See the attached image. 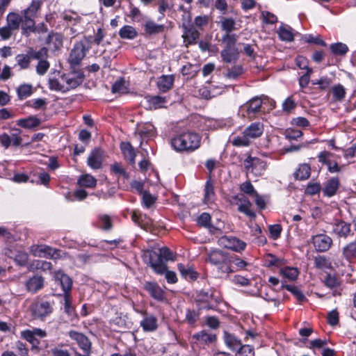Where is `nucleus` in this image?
Masks as SVG:
<instances>
[{"label":"nucleus","mask_w":356,"mask_h":356,"mask_svg":"<svg viewBox=\"0 0 356 356\" xmlns=\"http://www.w3.org/2000/svg\"><path fill=\"white\" fill-rule=\"evenodd\" d=\"M41 7V2L39 0H33L31 5L24 10L23 13L29 16L35 17L38 11Z\"/></svg>","instance_id":"obj_51"},{"label":"nucleus","mask_w":356,"mask_h":356,"mask_svg":"<svg viewBox=\"0 0 356 356\" xmlns=\"http://www.w3.org/2000/svg\"><path fill=\"white\" fill-rule=\"evenodd\" d=\"M26 105L35 110H44L46 109L47 102L45 99L38 98L27 102Z\"/></svg>","instance_id":"obj_48"},{"label":"nucleus","mask_w":356,"mask_h":356,"mask_svg":"<svg viewBox=\"0 0 356 356\" xmlns=\"http://www.w3.org/2000/svg\"><path fill=\"white\" fill-rule=\"evenodd\" d=\"M164 30V25L157 24L152 21H148L145 24V31L149 35H155L162 33Z\"/></svg>","instance_id":"obj_32"},{"label":"nucleus","mask_w":356,"mask_h":356,"mask_svg":"<svg viewBox=\"0 0 356 356\" xmlns=\"http://www.w3.org/2000/svg\"><path fill=\"white\" fill-rule=\"evenodd\" d=\"M119 35L123 39L132 40L137 36V31L133 26L125 25L120 30Z\"/></svg>","instance_id":"obj_39"},{"label":"nucleus","mask_w":356,"mask_h":356,"mask_svg":"<svg viewBox=\"0 0 356 356\" xmlns=\"http://www.w3.org/2000/svg\"><path fill=\"white\" fill-rule=\"evenodd\" d=\"M264 131V126L260 122H253L243 132L242 136L234 138L232 143L236 147H248L252 140L260 137Z\"/></svg>","instance_id":"obj_2"},{"label":"nucleus","mask_w":356,"mask_h":356,"mask_svg":"<svg viewBox=\"0 0 356 356\" xmlns=\"http://www.w3.org/2000/svg\"><path fill=\"white\" fill-rule=\"evenodd\" d=\"M240 190L243 193H244L250 196H252V197L257 193L254 186L251 184L250 181H246L242 183L240 185Z\"/></svg>","instance_id":"obj_57"},{"label":"nucleus","mask_w":356,"mask_h":356,"mask_svg":"<svg viewBox=\"0 0 356 356\" xmlns=\"http://www.w3.org/2000/svg\"><path fill=\"white\" fill-rule=\"evenodd\" d=\"M49 84L51 90L65 92V90H64V84L63 83L62 76L59 79H50Z\"/></svg>","instance_id":"obj_53"},{"label":"nucleus","mask_w":356,"mask_h":356,"mask_svg":"<svg viewBox=\"0 0 356 356\" xmlns=\"http://www.w3.org/2000/svg\"><path fill=\"white\" fill-rule=\"evenodd\" d=\"M199 36L200 33L193 25L185 27L183 37L184 38V42H186L187 44H195L199 38Z\"/></svg>","instance_id":"obj_20"},{"label":"nucleus","mask_w":356,"mask_h":356,"mask_svg":"<svg viewBox=\"0 0 356 356\" xmlns=\"http://www.w3.org/2000/svg\"><path fill=\"white\" fill-rule=\"evenodd\" d=\"M138 133L141 137L149 138L155 135L156 129L153 124L147 122L138 127Z\"/></svg>","instance_id":"obj_33"},{"label":"nucleus","mask_w":356,"mask_h":356,"mask_svg":"<svg viewBox=\"0 0 356 356\" xmlns=\"http://www.w3.org/2000/svg\"><path fill=\"white\" fill-rule=\"evenodd\" d=\"M22 17V29L23 33H28L35 31L34 17L29 16L23 13Z\"/></svg>","instance_id":"obj_30"},{"label":"nucleus","mask_w":356,"mask_h":356,"mask_svg":"<svg viewBox=\"0 0 356 356\" xmlns=\"http://www.w3.org/2000/svg\"><path fill=\"white\" fill-rule=\"evenodd\" d=\"M332 156L333 154L329 152H321L318 156V161L323 164H325L327 166L330 165V163L332 162L330 159Z\"/></svg>","instance_id":"obj_64"},{"label":"nucleus","mask_w":356,"mask_h":356,"mask_svg":"<svg viewBox=\"0 0 356 356\" xmlns=\"http://www.w3.org/2000/svg\"><path fill=\"white\" fill-rule=\"evenodd\" d=\"M221 29L225 31L226 33H229L236 30V22L232 18L222 17L221 21Z\"/></svg>","instance_id":"obj_46"},{"label":"nucleus","mask_w":356,"mask_h":356,"mask_svg":"<svg viewBox=\"0 0 356 356\" xmlns=\"http://www.w3.org/2000/svg\"><path fill=\"white\" fill-rule=\"evenodd\" d=\"M30 252L35 257L56 259L59 256L58 250L46 245H34L30 248Z\"/></svg>","instance_id":"obj_8"},{"label":"nucleus","mask_w":356,"mask_h":356,"mask_svg":"<svg viewBox=\"0 0 356 356\" xmlns=\"http://www.w3.org/2000/svg\"><path fill=\"white\" fill-rule=\"evenodd\" d=\"M111 172L118 177H123L124 179H128L129 175L126 172L122 165L120 163H114L111 165Z\"/></svg>","instance_id":"obj_45"},{"label":"nucleus","mask_w":356,"mask_h":356,"mask_svg":"<svg viewBox=\"0 0 356 356\" xmlns=\"http://www.w3.org/2000/svg\"><path fill=\"white\" fill-rule=\"evenodd\" d=\"M69 336L72 340L76 341L79 347L83 351L84 353H90L91 349V342L86 336L76 331L69 332Z\"/></svg>","instance_id":"obj_13"},{"label":"nucleus","mask_w":356,"mask_h":356,"mask_svg":"<svg viewBox=\"0 0 356 356\" xmlns=\"http://www.w3.org/2000/svg\"><path fill=\"white\" fill-rule=\"evenodd\" d=\"M120 148L124 155V159L129 163H135L136 152L134 147L129 143L122 142L120 144Z\"/></svg>","instance_id":"obj_22"},{"label":"nucleus","mask_w":356,"mask_h":356,"mask_svg":"<svg viewBox=\"0 0 356 356\" xmlns=\"http://www.w3.org/2000/svg\"><path fill=\"white\" fill-rule=\"evenodd\" d=\"M193 339L196 340L195 343L209 345L216 341V337L215 334H210L207 332L205 330H202L198 333L195 334L193 336Z\"/></svg>","instance_id":"obj_19"},{"label":"nucleus","mask_w":356,"mask_h":356,"mask_svg":"<svg viewBox=\"0 0 356 356\" xmlns=\"http://www.w3.org/2000/svg\"><path fill=\"white\" fill-rule=\"evenodd\" d=\"M343 256L348 261L356 259V241L346 245L343 248Z\"/></svg>","instance_id":"obj_37"},{"label":"nucleus","mask_w":356,"mask_h":356,"mask_svg":"<svg viewBox=\"0 0 356 356\" xmlns=\"http://www.w3.org/2000/svg\"><path fill=\"white\" fill-rule=\"evenodd\" d=\"M280 273L284 277L291 281L295 280L299 275L298 269L293 267L282 268L280 269Z\"/></svg>","instance_id":"obj_40"},{"label":"nucleus","mask_w":356,"mask_h":356,"mask_svg":"<svg viewBox=\"0 0 356 356\" xmlns=\"http://www.w3.org/2000/svg\"><path fill=\"white\" fill-rule=\"evenodd\" d=\"M21 22L22 17L15 13H9L6 17V26L13 31L19 29Z\"/></svg>","instance_id":"obj_28"},{"label":"nucleus","mask_w":356,"mask_h":356,"mask_svg":"<svg viewBox=\"0 0 356 356\" xmlns=\"http://www.w3.org/2000/svg\"><path fill=\"white\" fill-rule=\"evenodd\" d=\"M21 336L22 338L31 343L33 346H37L40 343L38 339H36L35 335L33 334L30 330L22 331L21 332Z\"/></svg>","instance_id":"obj_56"},{"label":"nucleus","mask_w":356,"mask_h":356,"mask_svg":"<svg viewBox=\"0 0 356 356\" xmlns=\"http://www.w3.org/2000/svg\"><path fill=\"white\" fill-rule=\"evenodd\" d=\"M339 186V180L337 177H332L330 179L323 189L324 195L332 197L334 195Z\"/></svg>","instance_id":"obj_18"},{"label":"nucleus","mask_w":356,"mask_h":356,"mask_svg":"<svg viewBox=\"0 0 356 356\" xmlns=\"http://www.w3.org/2000/svg\"><path fill=\"white\" fill-rule=\"evenodd\" d=\"M261 106L262 100L259 97H254L243 104L239 111L243 117L253 120L261 112Z\"/></svg>","instance_id":"obj_7"},{"label":"nucleus","mask_w":356,"mask_h":356,"mask_svg":"<svg viewBox=\"0 0 356 356\" xmlns=\"http://www.w3.org/2000/svg\"><path fill=\"white\" fill-rule=\"evenodd\" d=\"M78 184L83 187L94 188L97 184V179L93 176L86 174L79 177Z\"/></svg>","instance_id":"obj_34"},{"label":"nucleus","mask_w":356,"mask_h":356,"mask_svg":"<svg viewBox=\"0 0 356 356\" xmlns=\"http://www.w3.org/2000/svg\"><path fill=\"white\" fill-rule=\"evenodd\" d=\"M254 348L249 345H244L241 346L236 353V356H254Z\"/></svg>","instance_id":"obj_60"},{"label":"nucleus","mask_w":356,"mask_h":356,"mask_svg":"<svg viewBox=\"0 0 356 356\" xmlns=\"http://www.w3.org/2000/svg\"><path fill=\"white\" fill-rule=\"evenodd\" d=\"M332 232L339 237L346 238L350 232V225L343 221L335 222L332 225Z\"/></svg>","instance_id":"obj_21"},{"label":"nucleus","mask_w":356,"mask_h":356,"mask_svg":"<svg viewBox=\"0 0 356 356\" xmlns=\"http://www.w3.org/2000/svg\"><path fill=\"white\" fill-rule=\"evenodd\" d=\"M149 264L150 266L157 274L162 275L167 270L166 265L163 263L162 259L160 257H158L155 261L151 259Z\"/></svg>","instance_id":"obj_42"},{"label":"nucleus","mask_w":356,"mask_h":356,"mask_svg":"<svg viewBox=\"0 0 356 356\" xmlns=\"http://www.w3.org/2000/svg\"><path fill=\"white\" fill-rule=\"evenodd\" d=\"M29 309L35 318L44 320L53 313V303L37 298L31 303Z\"/></svg>","instance_id":"obj_5"},{"label":"nucleus","mask_w":356,"mask_h":356,"mask_svg":"<svg viewBox=\"0 0 356 356\" xmlns=\"http://www.w3.org/2000/svg\"><path fill=\"white\" fill-rule=\"evenodd\" d=\"M17 96L19 99H24L31 96L33 93V86L30 84H22L17 88Z\"/></svg>","instance_id":"obj_43"},{"label":"nucleus","mask_w":356,"mask_h":356,"mask_svg":"<svg viewBox=\"0 0 356 356\" xmlns=\"http://www.w3.org/2000/svg\"><path fill=\"white\" fill-rule=\"evenodd\" d=\"M218 243L224 248L236 252H241L246 247V243L244 241L234 236H222L219 238Z\"/></svg>","instance_id":"obj_9"},{"label":"nucleus","mask_w":356,"mask_h":356,"mask_svg":"<svg viewBox=\"0 0 356 356\" xmlns=\"http://www.w3.org/2000/svg\"><path fill=\"white\" fill-rule=\"evenodd\" d=\"M332 83V81L330 78L324 76L321 77L318 80L313 81V85H318L321 90H325Z\"/></svg>","instance_id":"obj_63"},{"label":"nucleus","mask_w":356,"mask_h":356,"mask_svg":"<svg viewBox=\"0 0 356 356\" xmlns=\"http://www.w3.org/2000/svg\"><path fill=\"white\" fill-rule=\"evenodd\" d=\"M144 287L153 298L160 301L165 298V293L158 284L146 282Z\"/></svg>","instance_id":"obj_16"},{"label":"nucleus","mask_w":356,"mask_h":356,"mask_svg":"<svg viewBox=\"0 0 356 356\" xmlns=\"http://www.w3.org/2000/svg\"><path fill=\"white\" fill-rule=\"evenodd\" d=\"M50 66L49 63L45 60H39L36 66V72L39 75H44Z\"/></svg>","instance_id":"obj_61"},{"label":"nucleus","mask_w":356,"mask_h":356,"mask_svg":"<svg viewBox=\"0 0 356 356\" xmlns=\"http://www.w3.org/2000/svg\"><path fill=\"white\" fill-rule=\"evenodd\" d=\"M140 324L144 331L152 332L157 328V319L154 316L146 315Z\"/></svg>","instance_id":"obj_25"},{"label":"nucleus","mask_w":356,"mask_h":356,"mask_svg":"<svg viewBox=\"0 0 356 356\" xmlns=\"http://www.w3.org/2000/svg\"><path fill=\"white\" fill-rule=\"evenodd\" d=\"M31 59V58L30 56L29 52L28 54H18L16 56V61L21 69L28 68Z\"/></svg>","instance_id":"obj_52"},{"label":"nucleus","mask_w":356,"mask_h":356,"mask_svg":"<svg viewBox=\"0 0 356 356\" xmlns=\"http://www.w3.org/2000/svg\"><path fill=\"white\" fill-rule=\"evenodd\" d=\"M224 339L226 345L232 350H236L238 348H241V342L234 335L231 334L227 332L224 334Z\"/></svg>","instance_id":"obj_38"},{"label":"nucleus","mask_w":356,"mask_h":356,"mask_svg":"<svg viewBox=\"0 0 356 356\" xmlns=\"http://www.w3.org/2000/svg\"><path fill=\"white\" fill-rule=\"evenodd\" d=\"M295 177L297 179L305 180L309 177L310 175V167L307 164L300 165L294 173Z\"/></svg>","instance_id":"obj_41"},{"label":"nucleus","mask_w":356,"mask_h":356,"mask_svg":"<svg viewBox=\"0 0 356 356\" xmlns=\"http://www.w3.org/2000/svg\"><path fill=\"white\" fill-rule=\"evenodd\" d=\"M243 70L241 65H234L233 67L228 69L226 76L229 79H236L243 74Z\"/></svg>","instance_id":"obj_54"},{"label":"nucleus","mask_w":356,"mask_h":356,"mask_svg":"<svg viewBox=\"0 0 356 356\" xmlns=\"http://www.w3.org/2000/svg\"><path fill=\"white\" fill-rule=\"evenodd\" d=\"M229 259H230V266H232V264H234V266L236 268V269H234L235 271H236L238 270H242L248 266V263L245 261L239 258L238 257L229 256Z\"/></svg>","instance_id":"obj_58"},{"label":"nucleus","mask_w":356,"mask_h":356,"mask_svg":"<svg viewBox=\"0 0 356 356\" xmlns=\"http://www.w3.org/2000/svg\"><path fill=\"white\" fill-rule=\"evenodd\" d=\"M215 192L213 185L210 180L206 182L204 187V202L206 204L212 203L214 200Z\"/></svg>","instance_id":"obj_36"},{"label":"nucleus","mask_w":356,"mask_h":356,"mask_svg":"<svg viewBox=\"0 0 356 356\" xmlns=\"http://www.w3.org/2000/svg\"><path fill=\"white\" fill-rule=\"evenodd\" d=\"M330 49L332 53L336 56H343L348 51V46L342 42H337L332 44L330 46Z\"/></svg>","instance_id":"obj_44"},{"label":"nucleus","mask_w":356,"mask_h":356,"mask_svg":"<svg viewBox=\"0 0 356 356\" xmlns=\"http://www.w3.org/2000/svg\"><path fill=\"white\" fill-rule=\"evenodd\" d=\"M315 266L319 269H330L332 264L325 256H317L314 258Z\"/></svg>","instance_id":"obj_47"},{"label":"nucleus","mask_w":356,"mask_h":356,"mask_svg":"<svg viewBox=\"0 0 356 356\" xmlns=\"http://www.w3.org/2000/svg\"><path fill=\"white\" fill-rule=\"evenodd\" d=\"M244 168L247 175L251 174L257 177L264 175L267 163L257 157L250 156L244 160Z\"/></svg>","instance_id":"obj_6"},{"label":"nucleus","mask_w":356,"mask_h":356,"mask_svg":"<svg viewBox=\"0 0 356 356\" xmlns=\"http://www.w3.org/2000/svg\"><path fill=\"white\" fill-rule=\"evenodd\" d=\"M41 122L35 115H31L26 118H22L17 120V124L25 128L33 129L38 127Z\"/></svg>","instance_id":"obj_26"},{"label":"nucleus","mask_w":356,"mask_h":356,"mask_svg":"<svg viewBox=\"0 0 356 356\" xmlns=\"http://www.w3.org/2000/svg\"><path fill=\"white\" fill-rule=\"evenodd\" d=\"M239 204H238V211L241 213H245L246 216L253 218L255 216V213L253 211L251 210V202L245 197H242L238 198Z\"/></svg>","instance_id":"obj_29"},{"label":"nucleus","mask_w":356,"mask_h":356,"mask_svg":"<svg viewBox=\"0 0 356 356\" xmlns=\"http://www.w3.org/2000/svg\"><path fill=\"white\" fill-rule=\"evenodd\" d=\"M236 35L235 34L226 33L222 39L223 43L226 44V47H236Z\"/></svg>","instance_id":"obj_62"},{"label":"nucleus","mask_w":356,"mask_h":356,"mask_svg":"<svg viewBox=\"0 0 356 356\" xmlns=\"http://www.w3.org/2000/svg\"><path fill=\"white\" fill-rule=\"evenodd\" d=\"M132 220L147 231L153 232L155 230V224L153 220L147 218L143 216L138 211H133L131 214Z\"/></svg>","instance_id":"obj_12"},{"label":"nucleus","mask_w":356,"mask_h":356,"mask_svg":"<svg viewBox=\"0 0 356 356\" xmlns=\"http://www.w3.org/2000/svg\"><path fill=\"white\" fill-rule=\"evenodd\" d=\"M324 284L327 287L330 288V289H334V291L333 293L334 296L339 294V293L337 292V289L340 286V282L336 276L332 275L330 274L327 275L324 280Z\"/></svg>","instance_id":"obj_35"},{"label":"nucleus","mask_w":356,"mask_h":356,"mask_svg":"<svg viewBox=\"0 0 356 356\" xmlns=\"http://www.w3.org/2000/svg\"><path fill=\"white\" fill-rule=\"evenodd\" d=\"M104 159V152L101 149H93L87 159L88 165L93 170L100 169Z\"/></svg>","instance_id":"obj_14"},{"label":"nucleus","mask_w":356,"mask_h":356,"mask_svg":"<svg viewBox=\"0 0 356 356\" xmlns=\"http://www.w3.org/2000/svg\"><path fill=\"white\" fill-rule=\"evenodd\" d=\"M220 54L223 61L232 63L237 60L238 51L237 48L229 47L223 49Z\"/></svg>","instance_id":"obj_27"},{"label":"nucleus","mask_w":356,"mask_h":356,"mask_svg":"<svg viewBox=\"0 0 356 356\" xmlns=\"http://www.w3.org/2000/svg\"><path fill=\"white\" fill-rule=\"evenodd\" d=\"M63 301L65 312L67 314L72 315L74 312V307L72 305V296L70 293H64Z\"/></svg>","instance_id":"obj_55"},{"label":"nucleus","mask_w":356,"mask_h":356,"mask_svg":"<svg viewBox=\"0 0 356 356\" xmlns=\"http://www.w3.org/2000/svg\"><path fill=\"white\" fill-rule=\"evenodd\" d=\"M147 107L150 110H155L164 107L166 99L161 96H147L145 97Z\"/></svg>","instance_id":"obj_23"},{"label":"nucleus","mask_w":356,"mask_h":356,"mask_svg":"<svg viewBox=\"0 0 356 356\" xmlns=\"http://www.w3.org/2000/svg\"><path fill=\"white\" fill-rule=\"evenodd\" d=\"M29 52L31 59L38 61L45 60L48 56V50L46 47H42L38 51L30 50Z\"/></svg>","instance_id":"obj_50"},{"label":"nucleus","mask_w":356,"mask_h":356,"mask_svg":"<svg viewBox=\"0 0 356 356\" xmlns=\"http://www.w3.org/2000/svg\"><path fill=\"white\" fill-rule=\"evenodd\" d=\"M312 243L317 252H325L332 245V239L327 235L320 234L312 237Z\"/></svg>","instance_id":"obj_10"},{"label":"nucleus","mask_w":356,"mask_h":356,"mask_svg":"<svg viewBox=\"0 0 356 356\" xmlns=\"http://www.w3.org/2000/svg\"><path fill=\"white\" fill-rule=\"evenodd\" d=\"M201 140L202 136L197 133L187 131L173 137L171 145L177 152H191L200 147Z\"/></svg>","instance_id":"obj_1"},{"label":"nucleus","mask_w":356,"mask_h":356,"mask_svg":"<svg viewBox=\"0 0 356 356\" xmlns=\"http://www.w3.org/2000/svg\"><path fill=\"white\" fill-rule=\"evenodd\" d=\"M174 76L172 75H162L158 79L157 87L161 92H167L173 85Z\"/></svg>","instance_id":"obj_24"},{"label":"nucleus","mask_w":356,"mask_h":356,"mask_svg":"<svg viewBox=\"0 0 356 356\" xmlns=\"http://www.w3.org/2000/svg\"><path fill=\"white\" fill-rule=\"evenodd\" d=\"M55 279L61 285L64 293H70L72 286V281L68 275L61 271H58L55 273Z\"/></svg>","instance_id":"obj_17"},{"label":"nucleus","mask_w":356,"mask_h":356,"mask_svg":"<svg viewBox=\"0 0 356 356\" xmlns=\"http://www.w3.org/2000/svg\"><path fill=\"white\" fill-rule=\"evenodd\" d=\"M332 92L333 95V99L335 101H342L346 95V90L344 87L341 84L333 86L332 88Z\"/></svg>","instance_id":"obj_49"},{"label":"nucleus","mask_w":356,"mask_h":356,"mask_svg":"<svg viewBox=\"0 0 356 356\" xmlns=\"http://www.w3.org/2000/svg\"><path fill=\"white\" fill-rule=\"evenodd\" d=\"M26 289L31 293H35L44 286V278L40 275H34L25 282Z\"/></svg>","instance_id":"obj_15"},{"label":"nucleus","mask_w":356,"mask_h":356,"mask_svg":"<svg viewBox=\"0 0 356 356\" xmlns=\"http://www.w3.org/2000/svg\"><path fill=\"white\" fill-rule=\"evenodd\" d=\"M62 79L66 92L81 84L83 81V75L81 73H71L63 75Z\"/></svg>","instance_id":"obj_11"},{"label":"nucleus","mask_w":356,"mask_h":356,"mask_svg":"<svg viewBox=\"0 0 356 356\" xmlns=\"http://www.w3.org/2000/svg\"><path fill=\"white\" fill-rule=\"evenodd\" d=\"M63 19L68 23L69 25H74L78 22V15L73 12H64L62 14Z\"/></svg>","instance_id":"obj_59"},{"label":"nucleus","mask_w":356,"mask_h":356,"mask_svg":"<svg viewBox=\"0 0 356 356\" xmlns=\"http://www.w3.org/2000/svg\"><path fill=\"white\" fill-rule=\"evenodd\" d=\"M209 261L218 267V271L229 274L235 272L234 268L230 266L229 255L222 251L213 250L208 254Z\"/></svg>","instance_id":"obj_3"},{"label":"nucleus","mask_w":356,"mask_h":356,"mask_svg":"<svg viewBox=\"0 0 356 356\" xmlns=\"http://www.w3.org/2000/svg\"><path fill=\"white\" fill-rule=\"evenodd\" d=\"M90 48L89 42L86 39L81 40L74 44L67 59L72 69L75 70L81 65V61L85 58Z\"/></svg>","instance_id":"obj_4"},{"label":"nucleus","mask_w":356,"mask_h":356,"mask_svg":"<svg viewBox=\"0 0 356 356\" xmlns=\"http://www.w3.org/2000/svg\"><path fill=\"white\" fill-rule=\"evenodd\" d=\"M277 33L280 38L283 41L291 42L293 40L294 31L289 26H281L277 31Z\"/></svg>","instance_id":"obj_31"}]
</instances>
